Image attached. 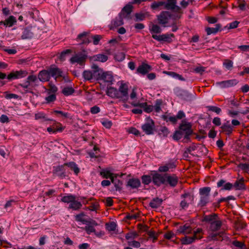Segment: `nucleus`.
<instances>
[{
    "label": "nucleus",
    "mask_w": 249,
    "mask_h": 249,
    "mask_svg": "<svg viewBox=\"0 0 249 249\" xmlns=\"http://www.w3.org/2000/svg\"><path fill=\"white\" fill-rule=\"evenodd\" d=\"M221 25L220 24H216L215 25V27H207L206 28V31L208 35H211L212 34L216 33L221 28Z\"/></svg>",
    "instance_id": "72a5a7b5"
},
{
    "label": "nucleus",
    "mask_w": 249,
    "mask_h": 249,
    "mask_svg": "<svg viewBox=\"0 0 249 249\" xmlns=\"http://www.w3.org/2000/svg\"><path fill=\"white\" fill-rule=\"evenodd\" d=\"M88 58L87 52L83 50L72 56L70 60L71 62H83L86 61Z\"/></svg>",
    "instance_id": "423d86ee"
},
{
    "label": "nucleus",
    "mask_w": 249,
    "mask_h": 249,
    "mask_svg": "<svg viewBox=\"0 0 249 249\" xmlns=\"http://www.w3.org/2000/svg\"><path fill=\"white\" fill-rule=\"evenodd\" d=\"M27 72L25 71H16L10 73L7 77V79L11 80L12 79L20 78L26 76Z\"/></svg>",
    "instance_id": "4468645a"
},
{
    "label": "nucleus",
    "mask_w": 249,
    "mask_h": 249,
    "mask_svg": "<svg viewBox=\"0 0 249 249\" xmlns=\"http://www.w3.org/2000/svg\"><path fill=\"white\" fill-rule=\"evenodd\" d=\"M238 83L236 79H231L226 81L219 82L216 83L220 88H226L236 85Z\"/></svg>",
    "instance_id": "dca6fc26"
},
{
    "label": "nucleus",
    "mask_w": 249,
    "mask_h": 249,
    "mask_svg": "<svg viewBox=\"0 0 249 249\" xmlns=\"http://www.w3.org/2000/svg\"><path fill=\"white\" fill-rule=\"evenodd\" d=\"M223 131L225 132L227 134L230 135L232 131V128L230 124L229 121L224 124L221 126Z\"/></svg>",
    "instance_id": "ea45409f"
},
{
    "label": "nucleus",
    "mask_w": 249,
    "mask_h": 249,
    "mask_svg": "<svg viewBox=\"0 0 249 249\" xmlns=\"http://www.w3.org/2000/svg\"><path fill=\"white\" fill-rule=\"evenodd\" d=\"M92 38L93 39V42L94 45H97L99 43V41L102 38V36L100 35H95L92 36Z\"/></svg>",
    "instance_id": "680f3d73"
},
{
    "label": "nucleus",
    "mask_w": 249,
    "mask_h": 249,
    "mask_svg": "<svg viewBox=\"0 0 249 249\" xmlns=\"http://www.w3.org/2000/svg\"><path fill=\"white\" fill-rule=\"evenodd\" d=\"M221 226V222L219 220H214L211 223V229L213 231L218 230Z\"/></svg>",
    "instance_id": "58836bf2"
},
{
    "label": "nucleus",
    "mask_w": 249,
    "mask_h": 249,
    "mask_svg": "<svg viewBox=\"0 0 249 249\" xmlns=\"http://www.w3.org/2000/svg\"><path fill=\"white\" fill-rule=\"evenodd\" d=\"M124 56L125 55L124 53H118L115 54V59L117 61H122L124 58Z\"/></svg>",
    "instance_id": "4d7b16f0"
},
{
    "label": "nucleus",
    "mask_w": 249,
    "mask_h": 249,
    "mask_svg": "<svg viewBox=\"0 0 249 249\" xmlns=\"http://www.w3.org/2000/svg\"><path fill=\"white\" fill-rule=\"evenodd\" d=\"M163 73L170 75L172 76V77L178 79L181 81H185V79L182 77V76L181 75H179L178 74H177V73L173 72V71H164Z\"/></svg>",
    "instance_id": "79ce46f5"
},
{
    "label": "nucleus",
    "mask_w": 249,
    "mask_h": 249,
    "mask_svg": "<svg viewBox=\"0 0 249 249\" xmlns=\"http://www.w3.org/2000/svg\"><path fill=\"white\" fill-rule=\"evenodd\" d=\"M178 180V178L176 176L166 174V182H167L171 186H175Z\"/></svg>",
    "instance_id": "b1692460"
},
{
    "label": "nucleus",
    "mask_w": 249,
    "mask_h": 249,
    "mask_svg": "<svg viewBox=\"0 0 249 249\" xmlns=\"http://www.w3.org/2000/svg\"><path fill=\"white\" fill-rule=\"evenodd\" d=\"M102 124L107 128H110L112 126V122L107 120L103 121Z\"/></svg>",
    "instance_id": "69168bd1"
},
{
    "label": "nucleus",
    "mask_w": 249,
    "mask_h": 249,
    "mask_svg": "<svg viewBox=\"0 0 249 249\" xmlns=\"http://www.w3.org/2000/svg\"><path fill=\"white\" fill-rule=\"evenodd\" d=\"M65 165L68 166L71 170H73L75 174H77L79 172V169L74 162H71L66 163Z\"/></svg>",
    "instance_id": "49530a36"
},
{
    "label": "nucleus",
    "mask_w": 249,
    "mask_h": 249,
    "mask_svg": "<svg viewBox=\"0 0 249 249\" xmlns=\"http://www.w3.org/2000/svg\"><path fill=\"white\" fill-rule=\"evenodd\" d=\"M215 218L216 216L215 215H207L204 217V220L205 221L210 222L211 223L212 222L215 220Z\"/></svg>",
    "instance_id": "774afa93"
},
{
    "label": "nucleus",
    "mask_w": 249,
    "mask_h": 249,
    "mask_svg": "<svg viewBox=\"0 0 249 249\" xmlns=\"http://www.w3.org/2000/svg\"><path fill=\"white\" fill-rule=\"evenodd\" d=\"M91 68V71H85L83 72L84 78L87 80H89L93 78L97 80L99 73L101 72V69L95 63H92Z\"/></svg>",
    "instance_id": "f257e3e1"
},
{
    "label": "nucleus",
    "mask_w": 249,
    "mask_h": 249,
    "mask_svg": "<svg viewBox=\"0 0 249 249\" xmlns=\"http://www.w3.org/2000/svg\"><path fill=\"white\" fill-rule=\"evenodd\" d=\"M183 137L184 138V134L180 129L176 131L173 137V139L176 140H179Z\"/></svg>",
    "instance_id": "09e8293b"
},
{
    "label": "nucleus",
    "mask_w": 249,
    "mask_h": 249,
    "mask_svg": "<svg viewBox=\"0 0 249 249\" xmlns=\"http://www.w3.org/2000/svg\"><path fill=\"white\" fill-rule=\"evenodd\" d=\"M217 185L218 187H222L221 188L222 190H230L233 186L231 183L230 182L225 183V181L223 179L217 182Z\"/></svg>",
    "instance_id": "393cba45"
},
{
    "label": "nucleus",
    "mask_w": 249,
    "mask_h": 249,
    "mask_svg": "<svg viewBox=\"0 0 249 249\" xmlns=\"http://www.w3.org/2000/svg\"><path fill=\"white\" fill-rule=\"evenodd\" d=\"M50 72L51 74V76H52L53 77H54L55 79L59 77H64L63 73L62 71H61L60 69L53 67L51 68L50 69Z\"/></svg>",
    "instance_id": "4be33fe9"
},
{
    "label": "nucleus",
    "mask_w": 249,
    "mask_h": 249,
    "mask_svg": "<svg viewBox=\"0 0 249 249\" xmlns=\"http://www.w3.org/2000/svg\"><path fill=\"white\" fill-rule=\"evenodd\" d=\"M149 31L151 34H160L162 30L159 25L151 24L149 26Z\"/></svg>",
    "instance_id": "c9c22d12"
},
{
    "label": "nucleus",
    "mask_w": 249,
    "mask_h": 249,
    "mask_svg": "<svg viewBox=\"0 0 249 249\" xmlns=\"http://www.w3.org/2000/svg\"><path fill=\"white\" fill-rule=\"evenodd\" d=\"M118 177H114L111 179V181L112 183L114 184V186L116 188V190H119L122 188V182L120 180L118 179L117 178Z\"/></svg>",
    "instance_id": "a19ab883"
},
{
    "label": "nucleus",
    "mask_w": 249,
    "mask_h": 249,
    "mask_svg": "<svg viewBox=\"0 0 249 249\" xmlns=\"http://www.w3.org/2000/svg\"><path fill=\"white\" fill-rule=\"evenodd\" d=\"M89 33L86 32H84L80 34L77 36V40H81L83 44H87L89 43L90 41L87 37Z\"/></svg>",
    "instance_id": "cd10ccee"
},
{
    "label": "nucleus",
    "mask_w": 249,
    "mask_h": 249,
    "mask_svg": "<svg viewBox=\"0 0 249 249\" xmlns=\"http://www.w3.org/2000/svg\"><path fill=\"white\" fill-rule=\"evenodd\" d=\"M90 61H99L105 62L107 60V56L103 54H98L89 57Z\"/></svg>",
    "instance_id": "aec40b11"
},
{
    "label": "nucleus",
    "mask_w": 249,
    "mask_h": 249,
    "mask_svg": "<svg viewBox=\"0 0 249 249\" xmlns=\"http://www.w3.org/2000/svg\"><path fill=\"white\" fill-rule=\"evenodd\" d=\"M142 182L144 184L147 185L151 181V178L150 176L144 175L142 178Z\"/></svg>",
    "instance_id": "6e6d98bb"
},
{
    "label": "nucleus",
    "mask_w": 249,
    "mask_h": 249,
    "mask_svg": "<svg viewBox=\"0 0 249 249\" xmlns=\"http://www.w3.org/2000/svg\"><path fill=\"white\" fill-rule=\"evenodd\" d=\"M100 175L104 178H109L110 179L114 177H121L123 176V174L120 175L119 174L113 173L112 169L110 168L102 169L100 172Z\"/></svg>",
    "instance_id": "9b49d317"
},
{
    "label": "nucleus",
    "mask_w": 249,
    "mask_h": 249,
    "mask_svg": "<svg viewBox=\"0 0 249 249\" xmlns=\"http://www.w3.org/2000/svg\"><path fill=\"white\" fill-rule=\"evenodd\" d=\"M136 21H141L144 19L145 18V14L142 13H136L135 15Z\"/></svg>",
    "instance_id": "5fc2aeb1"
},
{
    "label": "nucleus",
    "mask_w": 249,
    "mask_h": 249,
    "mask_svg": "<svg viewBox=\"0 0 249 249\" xmlns=\"http://www.w3.org/2000/svg\"><path fill=\"white\" fill-rule=\"evenodd\" d=\"M53 112L56 114H60L61 115V116H62V117H63L64 118H67L69 117L68 113H67L66 112H64L60 111V110H54L53 111Z\"/></svg>",
    "instance_id": "338daca9"
},
{
    "label": "nucleus",
    "mask_w": 249,
    "mask_h": 249,
    "mask_svg": "<svg viewBox=\"0 0 249 249\" xmlns=\"http://www.w3.org/2000/svg\"><path fill=\"white\" fill-rule=\"evenodd\" d=\"M196 239L194 236L190 237L185 235L184 237L181 238L180 241L182 244L189 245L194 242Z\"/></svg>",
    "instance_id": "7c9ffc66"
},
{
    "label": "nucleus",
    "mask_w": 249,
    "mask_h": 249,
    "mask_svg": "<svg viewBox=\"0 0 249 249\" xmlns=\"http://www.w3.org/2000/svg\"><path fill=\"white\" fill-rule=\"evenodd\" d=\"M131 105L134 107H139L143 109L146 112L149 113L153 110V107L152 106L147 105L146 103H140L133 102Z\"/></svg>",
    "instance_id": "f3484780"
},
{
    "label": "nucleus",
    "mask_w": 249,
    "mask_h": 249,
    "mask_svg": "<svg viewBox=\"0 0 249 249\" xmlns=\"http://www.w3.org/2000/svg\"><path fill=\"white\" fill-rule=\"evenodd\" d=\"M97 80H101L105 83H107L108 85H111L114 81L113 76L110 72H105L101 69V72L99 73Z\"/></svg>",
    "instance_id": "0eeeda50"
},
{
    "label": "nucleus",
    "mask_w": 249,
    "mask_h": 249,
    "mask_svg": "<svg viewBox=\"0 0 249 249\" xmlns=\"http://www.w3.org/2000/svg\"><path fill=\"white\" fill-rule=\"evenodd\" d=\"M74 199H75V196L73 195H70L63 196L61 198V201L65 203L71 204Z\"/></svg>",
    "instance_id": "a18cd8bd"
},
{
    "label": "nucleus",
    "mask_w": 249,
    "mask_h": 249,
    "mask_svg": "<svg viewBox=\"0 0 249 249\" xmlns=\"http://www.w3.org/2000/svg\"><path fill=\"white\" fill-rule=\"evenodd\" d=\"M178 231L179 233H182L185 235L192 233V231L191 228L187 225L180 226Z\"/></svg>",
    "instance_id": "2f4dec72"
},
{
    "label": "nucleus",
    "mask_w": 249,
    "mask_h": 249,
    "mask_svg": "<svg viewBox=\"0 0 249 249\" xmlns=\"http://www.w3.org/2000/svg\"><path fill=\"white\" fill-rule=\"evenodd\" d=\"M56 99V96L54 94H52L48 97H46L45 100L48 103H50L52 102L55 101Z\"/></svg>",
    "instance_id": "0e129e2a"
},
{
    "label": "nucleus",
    "mask_w": 249,
    "mask_h": 249,
    "mask_svg": "<svg viewBox=\"0 0 249 249\" xmlns=\"http://www.w3.org/2000/svg\"><path fill=\"white\" fill-rule=\"evenodd\" d=\"M17 22L16 18L13 16H10L4 21H1L0 22V25H4L6 27H12L13 25L16 24Z\"/></svg>",
    "instance_id": "a211bd4d"
},
{
    "label": "nucleus",
    "mask_w": 249,
    "mask_h": 249,
    "mask_svg": "<svg viewBox=\"0 0 249 249\" xmlns=\"http://www.w3.org/2000/svg\"><path fill=\"white\" fill-rule=\"evenodd\" d=\"M35 117L36 120H40L42 122L52 121V119L48 118L44 113L41 112L36 113Z\"/></svg>",
    "instance_id": "e433bc0d"
},
{
    "label": "nucleus",
    "mask_w": 249,
    "mask_h": 249,
    "mask_svg": "<svg viewBox=\"0 0 249 249\" xmlns=\"http://www.w3.org/2000/svg\"><path fill=\"white\" fill-rule=\"evenodd\" d=\"M165 1H154L151 5V8L152 9H157L160 6H164Z\"/></svg>",
    "instance_id": "de8ad7c7"
},
{
    "label": "nucleus",
    "mask_w": 249,
    "mask_h": 249,
    "mask_svg": "<svg viewBox=\"0 0 249 249\" xmlns=\"http://www.w3.org/2000/svg\"><path fill=\"white\" fill-rule=\"evenodd\" d=\"M141 182L137 178L130 179L127 182V186L132 189L137 188L140 186Z\"/></svg>",
    "instance_id": "c85d7f7f"
},
{
    "label": "nucleus",
    "mask_w": 249,
    "mask_h": 249,
    "mask_svg": "<svg viewBox=\"0 0 249 249\" xmlns=\"http://www.w3.org/2000/svg\"><path fill=\"white\" fill-rule=\"evenodd\" d=\"M177 1V0H167V2H165L164 8L180 13L181 9L176 5Z\"/></svg>",
    "instance_id": "1a4fd4ad"
},
{
    "label": "nucleus",
    "mask_w": 249,
    "mask_h": 249,
    "mask_svg": "<svg viewBox=\"0 0 249 249\" xmlns=\"http://www.w3.org/2000/svg\"><path fill=\"white\" fill-rule=\"evenodd\" d=\"M49 92H52L53 93H55L57 91V88L55 86V85L53 84L52 82H50L49 84Z\"/></svg>",
    "instance_id": "052dcab7"
},
{
    "label": "nucleus",
    "mask_w": 249,
    "mask_h": 249,
    "mask_svg": "<svg viewBox=\"0 0 249 249\" xmlns=\"http://www.w3.org/2000/svg\"><path fill=\"white\" fill-rule=\"evenodd\" d=\"M208 107L209 110L214 112L217 114H219L221 111L220 108L215 106H209Z\"/></svg>",
    "instance_id": "e2e57ef3"
},
{
    "label": "nucleus",
    "mask_w": 249,
    "mask_h": 249,
    "mask_svg": "<svg viewBox=\"0 0 249 249\" xmlns=\"http://www.w3.org/2000/svg\"><path fill=\"white\" fill-rule=\"evenodd\" d=\"M72 53L71 49H67L63 52L58 56V60L60 61H64L66 60V58L68 57Z\"/></svg>",
    "instance_id": "473e14b6"
},
{
    "label": "nucleus",
    "mask_w": 249,
    "mask_h": 249,
    "mask_svg": "<svg viewBox=\"0 0 249 249\" xmlns=\"http://www.w3.org/2000/svg\"><path fill=\"white\" fill-rule=\"evenodd\" d=\"M172 14L168 11H162L157 16L158 23L163 27H166V24L168 23L169 20L171 18Z\"/></svg>",
    "instance_id": "20e7f679"
},
{
    "label": "nucleus",
    "mask_w": 249,
    "mask_h": 249,
    "mask_svg": "<svg viewBox=\"0 0 249 249\" xmlns=\"http://www.w3.org/2000/svg\"><path fill=\"white\" fill-rule=\"evenodd\" d=\"M51 77L50 70L48 71L43 70L41 71L38 74V78L41 82H46L49 80Z\"/></svg>",
    "instance_id": "6ab92c4d"
},
{
    "label": "nucleus",
    "mask_w": 249,
    "mask_h": 249,
    "mask_svg": "<svg viewBox=\"0 0 249 249\" xmlns=\"http://www.w3.org/2000/svg\"><path fill=\"white\" fill-rule=\"evenodd\" d=\"M74 89L71 86H67L64 87L62 89V93L66 96L71 95L74 92Z\"/></svg>",
    "instance_id": "c03bdc74"
},
{
    "label": "nucleus",
    "mask_w": 249,
    "mask_h": 249,
    "mask_svg": "<svg viewBox=\"0 0 249 249\" xmlns=\"http://www.w3.org/2000/svg\"><path fill=\"white\" fill-rule=\"evenodd\" d=\"M161 104V102L160 100L156 101L155 105L153 106V110H154L156 112H159L160 111V105Z\"/></svg>",
    "instance_id": "bf43d9fd"
},
{
    "label": "nucleus",
    "mask_w": 249,
    "mask_h": 249,
    "mask_svg": "<svg viewBox=\"0 0 249 249\" xmlns=\"http://www.w3.org/2000/svg\"><path fill=\"white\" fill-rule=\"evenodd\" d=\"M53 173L61 178H63L65 177L63 166H57L54 167Z\"/></svg>",
    "instance_id": "a878e982"
},
{
    "label": "nucleus",
    "mask_w": 249,
    "mask_h": 249,
    "mask_svg": "<svg viewBox=\"0 0 249 249\" xmlns=\"http://www.w3.org/2000/svg\"><path fill=\"white\" fill-rule=\"evenodd\" d=\"M83 216H84L83 213H81V214H78V215H76V216H75V220L77 221L81 222L83 224L86 225V224H87V223H88V220L85 219L83 218Z\"/></svg>",
    "instance_id": "3c124183"
},
{
    "label": "nucleus",
    "mask_w": 249,
    "mask_h": 249,
    "mask_svg": "<svg viewBox=\"0 0 249 249\" xmlns=\"http://www.w3.org/2000/svg\"><path fill=\"white\" fill-rule=\"evenodd\" d=\"M122 14H119V15L114 19L110 25V29H113L114 28L117 27L123 24V18Z\"/></svg>",
    "instance_id": "2eb2a0df"
},
{
    "label": "nucleus",
    "mask_w": 249,
    "mask_h": 249,
    "mask_svg": "<svg viewBox=\"0 0 249 249\" xmlns=\"http://www.w3.org/2000/svg\"><path fill=\"white\" fill-rule=\"evenodd\" d=\"M119 86L118 92L120 96V99L125 102L128 99V83L124 82V81H120L117 83Z\"/></svg>",
    "instance_id": "f03ea898"
},
{
    "label": "nucleus",
    "mask_w": 249,
    "mask_h": 249,
    "mask_svg": "<svg viewBox=\"0 0 249 249\" xmlns=\"http://www.w3.org/2000/svg\"><path fill=\"white\" fill-rule=\"evenodd\" d=\"M174 37V35L173 34H166L158 36L154 34L152 35V37L159 41H164L168 42H171L172 41L171 37Z\"/></svg>",
    "instance_id": "ddd939ff"
},
{
    "label": "nucleus",
    "mask_w": 249,
    "mask_h": 249,
    "mask_svg": "<svg viewBox=\"0 0 249 249\" xmlns=\"http://www.w3.org/2000/svg\"><path fill=\"white\" fill-rule=\"evenodd\" d=\"M182 197L183 199L181 201L180 205L182 209H185L188 207L189 204L192 203L193 196L189 194H185L182 196Z\"/></svg>",
    "instance_id": "f8f14e48"
},
{
    "label": "nucleus",
    "mask_w": 249,
    "mask_h": 249,
    "mask_svg": "<svg viewBox=\"0 0 249 249\" xmlns=\"http://www.w3.org/2000/svg\"><path fill=\"white\" fill-rule=\"evenodd\" d=\"M152 180L153 183L157 186L165 184L166 183V174L162 175L158 173H155L152 175Z\"/></svg>",
    "instance_id": "9d476101"
},
{
    "label": "nucleus",
    "mask_w": 249,
    "mask_h": 249,
    "mask_svg": "<svg viewBox=\"0 0 249 249\" xmlns=\"http://www.w3.org/2000/svg\"><path fill=\"white\" fill-rule=\"evenodd\" d=\"M179 129L184 134V138L187 139L192 132L191 124L185 121H182L180 125Z\"/></svg>",
    "instance_id": "6e6552de"
},
{
    "label": "nucleus",
    "mask_w": 249,
    "mask_h": 249,
    "mask_svg": "<svg viewBox=\"0 0 249 249\" xmlns=\"http://www.w3.org/2000/svg\"><path fill=\"white\" fill-rule=\"evenodd\" d=\"M33 33L31 31V29L28 28H26L23 31L21 38L23 39H30L33 37Z\"/></svg>",
    "instance_id": "f704fd0d"
},
{
    "label": "nucleus",
    "mask_w": 249,
    "mask_h": 249,
    "mask_svg": "<svg viewBox=\"0 0 249 249\" xmlns=\"http://www.w3.org/2000/svg\"><path fill=\"white\" fill-rule=\"evenodd\" d=\"M162 202L161 199L159 198H154L149 203L150 206L153 208H157L160 206Z\"/></svg>",
    "instance_id": "4c0bfd02"
},
{
    "label": "nucleus",
    "mask_w": 249,
    "mask_h": 249,
    "mask_svg": "<svg viewBox=\"0 0 249 249\" xmlns=\"http://www.w3.org/2000/svg\"><path fill=\"white\" fill-rule=\"evenodd\" d=\"M150 66L147 64L143 63L138 68L137 71L138 73L144 74L148 72L150 70Z\"/></svg>",
    "instance_id": "bb28decb"
},
{
    "label": "nucleus",
    "mask_w": 249,
    "mask_h": 249,
    "mask_svg": "<svg viewBox=\"0 0 249 249\" xmlns=\"http://www.w3.org/2000/svg\"><path fill=\"white\" fill-rule=\"evenodd\" d=\"M117 225L115 223L112 222L106 224V228L109 231H113L116 230Z\"/></svg>",
    "instance_id": "8fccbe9b"
},
{
    "label": "nucleus",
    "mask_w": 249,
    "mask_h": 249,
    "mask_svg": "<svg viewBox=\"0 0 249 249\" xmlns=\"http://www.w3.org/2000/svg\"><path fill=\"white\" fill-rule=\"evenodd\" d=\"M86 226L85 227L84 229L88 234H90L91 233H94L95 232V229L94 227L92 225H89V224H86Z\"/></svg>",
    "instance_id": "603ef678"
},
{
    "label": "nucleus",
    "mask_w": 249,
    "mask_h": 249,
    "mask_svg": "<svg viewBox=\"0 0 249 249\" xmlns=\"http://www.w3.org/2000/svg\"><path fill=\"white\" fill-rule=\"evenodd\" d=\"M234 186L237 190H243L245 189L244 184L241 181H236Z\"/></svg>",
    "instance_id": "13d9d810"
},
{
    "label": "nucleus",
    "mask_w": 249,
    "mask_h": 249,
    "mask_svg": "<svg viewBox=\"0 0 249 249\" xmlns=\"http://www.w3.org/2000/svg\"><path fill=\"white\" fill-rule=\"evenodd\" d=\"M175 165L174 163H168L165 165L161 166L159 168V171L160 172H166L170 169L174 168Z\"/></svg>",
    "instance_id": "c756f323"
},
{
    "label": "nucleus",
    "mask_w": 249,
    "mask_h": 249,
    "mask_svg": "<svg viewBox=\"0 0 249 249\" xmlns=\"http://www.w3.org/2000/svg\"><path fill=\"white\" fill-rule=\"evenodd\" d=\"M107 94L111 97L120 99V96L119 95L118 89L113 87H109L107 88Z\"/></svg>",
    "instance_id": "5701e85b"
},
{
    "label": "nucleus",
    "mask_w": 249,
    "mask_h": 249,
    "mask_svg": "<svg viewBox=\"0 0 249 249\" xmlns=\"http://www.w3.org/2000/svg\"><path fill=\"white\" fill-rule=\"evenodd\" d=\"M211 191V188L209 187H205L199 189V194L200 199L199 205L205 206L209 202V196Z\"/></svg>",
    "instance_id": "7ed1b4c3"
},
{
    "label": "nucleus",
    "mask_w": 249,
    "mask_h": 249,
    "mask_svg": "<svg viewBox=\"0 0 249 249\" xmlns=\"http://www.w3.org/2000/svg\"><path fill=\"white\" fill-rule=\"evenodd\" d=\"M142 128L146 134H153L155 128L154 121L150 118H147L146 122L142 126Z\"/></svg>",
    "instance_id": "39448f33"
},
{
    "label": "nucleus",
    "mask_w": 249,
    "mask_h": 249,
    "mask_svg": "<svg viewBox=\"0 0 249 249\" xmlns=\"http://www.w3.org/2000/svg\"><path fill=\"white\" fill-rule=\"evenodd\" d=\"M169 134V131L166 127H162L160 129L159 134L164 137H166Z\"/></svg>",
    "instance_id": "864d4df0"
},
{
    "label": "nucleus",
    "mask_w": 249,
    "mask_h": 249,
    "mask_svg": "<svg viewBox=\"0 0 249 249\" xmlns=\"http://www.w3.org/2000/svg\"><path fill=\"white\" fill-rule=\"evenodd\" d=\"M82 206V204L80 202L75 200L74 199L69 205V208L76 210L80 209Z\"/></svg>",
    "instance_id": "37998d69"
},
{
    "label": "nucleus",
    "mask_w": 249,
    "mask_h": 249,
    "mask_svg": "<svg viewBox=\"0 0 249 249\" xmlns=\"http://www.w3.org/2000/svg\"><path fill=\"white\" fill-rule=\"evenodd\" d=\"M133 6L131 4L125 5L122 9L120 14H122V16L124 18H130V14L132 10Z\"/></svg>",
    "instance_id": "412c9836"
}]
</instances>
